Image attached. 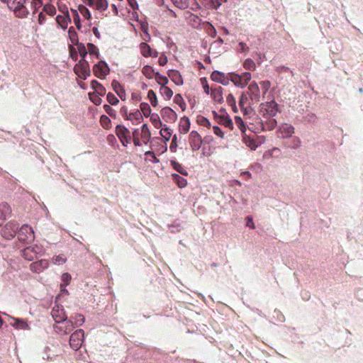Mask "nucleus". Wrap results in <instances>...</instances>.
Instances as JSON below:
<instances>
[{"label": "nucleus", "instance_id": "62", "mask_svg": "<svg viewBox=\"0 0 363 363\" xmlns=\"http://www.w3.org/2000/svg\"><path fill=\"white\" fill-rule=\"evenodd\" d=\"M31 249H33V253L37 257L38 255L41 254L43 249L40 246L35 245L33 246H30Z\"/></svg>", "mask_w": 363, "mask_h": 363}, {"label": "nucleus", "instance_id": "5", "mask_svg": "<svg viewBox=\"0 0 363 363\" xmlns=\"http://www.w3.org/2000/svg\"><path fill=\"white\" fill-rule=\"evenodd\" d=\"M246 93L248 94L252 104H257L260 101L261 92L257 82H252L250 83Z\"/></svg>", "mask_w": 363, "mask_h": 363}, {"label": "nucleus", "instance_id": "30", "mask_svg": "<svg viewBox=\"0 0 363 363\" xmlns=\"http://www.w3.org/2000/svg\"><path fill=\"white\" fill-rule=\"evenodd\" d=\"M150 117V121L155 128L159 129L162 127V123L157 113H152Z\"/></svg>", "mask_w": 363, "mask_h": 363}, {"label": "nucleus", "instance_id": "10", "mask_svg": "<svg viewBox=\"0 0 363 363\" xmlns=\"http://www.w3.org/2000/svg\"><path fill=\"white\" fill-rule=\"evenodd\" d=\"M93 71L96 77L103 79L109 73V67L104 61H100L97 65H95Z\"/></svg>", "mask_w": 363, "mask_h": 363}, {"label": "nucleus", "instance_id": "50", "mask_svg": "<svg viewBox=\"0 0 363 363\" xmlns=\"http://www.w3.org/2000/svg\"><path fill=\"white\" fill-rule=\"evenodd\" d=\"M107 101L111 105L116 106L118 104L119 101L118 98L112 93H108L106 96Z\"/></svg>", "mask_w": 363, "mask_h": 363}, {"label": "nucleus", "instance_id": "46", "mask_svg": "<svg viewBox=\"0 0 363 363\" xmlns=\"http://www.w3.org/2000/svg\"><path fill=\"white\" fill-rule=\"evenodd\" d=\"M226 101L228 104L229 106H232L233 111L235 112L237 111V107H236V101L235 97L232 94H229L226 97Z\"/></svg>", "mask_w": 363, "mask_h": 363}, {"label": "nucleus", "instance_id": "48", "mask_svg": "<svg viewBox=\"0 0 363 363\" xmlns=\"http://www.w3.org/2000/svg\"><path fill=\"white\" fill-rule=\"evenodd\" d=\"M71 279V275L69 273L66 272L62 274L61 277V280L63 282V284H62L60 286L62 287L68 286L70 283Z\"/></svg>", "mask_w": 363, "mask_h": 363}, {"label": "nucleus", "instance_id": "40", "mask_svg": "<svg viewBox=\"0 0 363 363\" xmlns=\"http://www.w3.org/2000/svg\"><path fill=\"white\" fill-rule=\"evenodd\" d=\"M78 10L82 16L86 19H90L91 16L89 10L84 5H79L78 6Z\"/></svg>", "mask_w": 363, "mask_h": 363}, {"label": "nucleus", "instance_id": "61", "mask_svg": "<svg viewBox=\"0 0 363 363\" xmlns=\"http://www.w3.org/2000/svg\"><path fill=\"white\" fill-rule=\"evenodd\" d=\"M133 143L135 144V146H140V140L138 138V132L137 130H135L133 133Z\"/></svg>", "mask_w": 363, "mask_h": 363}, {"label": "nucleus", "instance_id": "25", "mask_svg": "<svg viewBox=\"0 0 363 363\" xmlns=\"http://www.w3.org/2000/svg\"><path fill=\"white\" fill-rule=\"evenodd\" d=\"M190 128V121L188 117L184 116L181 118L179 123V131L182 134H186Z\"/></svg>", "mask_w": 363, "mask_h": 363}, {"label": "nucleus", "instance_id": "57", "mask_svg": "<svg viewBox=\"0 0 363 363\" xmlns=\"http://www.w3.org/2000/svg\"><path fill=\"white\" fill-rule=\"evenodd\" d=\"M177 147V136L174 135L172 139V142L169 146V150L172 152H175Z\"/></svg>", "mask_w": 363, "mask_h": 363}, {"label": "nucleus", "instance_id": "64", "mask_svg": "<svg viewBox=\"0 0 363 363\" xmlns=\"http://www.w3.org/2000/svg\"><path fill=\"white\" fill-rule=\"evenodd\" d=\"M199 123L203 125V126H205V127H208L211 125V123H210V121L204 118V117H201L199 120Z\"/></svg>", "mask_w": 363, "mask_h": 363}, {"label": "nucleus", "instance_id": "63", "mask_svg": "<svg viewBox=\"0 0 363 363\" xmlns=\"http://www.w3.org/2000/svg\"><path fill=\"white\" fill-rule=\"evenodd\" d=\"M69 35L72 43L75 41L77 38V33L74 31L73 28L69 29Z\"/></svg>", "mask_w": 363, "mask_h": 363}, {"label": "nucleus", "instance_id": "18", "mask_svg": "<svg viewBox=\"0 0 363 363\" xmlns=\"http://www.w3.org/2000/svg\"><path fill=\"white\" fill-rule=\"evenodd\" d=\"M282 138H289L294 133V128L288 123H283L279 128Z\"/></svg>", "mask_w": 363, "mask_h": 363}, {"label": "nucleus", "instance_id": "17", "mask_svg": "<svg viewBox=\"0 0 363 363\" xmlns=\"http://www.w3.org/2000/svg\"><path fill=\"white\" fill-rule=\"evenodd\" d=\"M48 267L49 261L48 259H41L30 264V269L33 272L40 273Z\"/></svg>", "mask_w": 363, "mask_h": 363}, {"label": "nucleus", "instance_id": "35", "mask_svg": "<svg viewBox=\"0 0 363 363\" xmlns=\"http://www.w3.org/2000/svg\"><path fill=\"white\" fill-rule=\"evenodd\" d=\"M175 6L180 9H185L189 5V0H172Z\"/></svg>", "mask_w": 363, "mask_h": 363}, {"label": "nucleus", "instance_id": "8", "mask_svg": "<svg viewBox=\"0 0 363 363\" xmlns=\"http://www.w3.org/2000/svg\"><path fill=\"white\" fill-rule=\"evenodd\" d=\"M262 111H263L264 115L266 114L269 117L275 116L279 111V106L274 101L267 102L264 104H262Z\"/></svg>", "mask_w": 363, "mask_h": 363}, {"label": "nucleus", "instance_id": "23", "mask_svg": "<svg viewBox=\"0 0 363 363\" xmlns=\"http://www.w3.org/2000/svg\"><path fill=\"white\" fill-rule=\"evenodd\" d=\"M211 95L215 101L220 103V104L223 101V89L221 86H218L217 88L212 89L211 91Z\"/></svg>", "mask_w": 363, "mask_h": 363}, {"label": "nucleus", "instance_id": "28", "mask_svg": "<svg viewBox=\"0 0 363 363\" xmlns=\"http://www.w3.org/2000/svg\"><path fill=\"white\" fill-rule=\"evenodd\" d=\"M0 211L2 213V216L4 219H6L9 216H10L11 210L9 205L7 203H2L0 204Z\"/></svg>", "mask_w": 363, "mask_h": 363}, {"label": "nucleus", "instance_id": "51", "mask_svg": "<svg viewBox=\"0 0 363 363\" xmlns=\"http://www.w3.org/2000/svg\"><path fill=\"white\" fill-rule=\"evenodd\" d=\"M301 145V141L299 138L294 137L291 139V144L289 145V147L291 149H298L300 147Z\"/></svg>", "mask_w": 363, "mask_h": 363}, {"label": "nucleus", "instance_id": "37", "mask_svg": "<svg viewBox=\"0 0 363 363\" xmlns=\"http://www.w3.org/2000/svg\"><path fill=\"white\" fill-rule=\"evenodd\" d=\"M140 108L145 117H148L152 115L150 106L147 103H141L140 105Z\"/></svg>", "mask_w": 363, "mask_h": 363}, {"label": "nucleus", "instance_id": "58", "mask_svg": "<svg viewBox=\"0 0 363 363\" xmlns=\"http://www.w3.org/2000/svg\"><path fill=\"white\" fill-rule=\"evenodd\" d=\"M277 121L274 118H270L269 121L266 123L265 127L268 130H273L277 125Z\"/></svg>", "mask_w": 363, "mask_h": 363}, {"label": "nucleus", "instance_id": "16", "mask_svg": "<svg viewBox=\"0 0 363 363\" xmlns=\"http://www.w3.org/2000/svg\"><path fill=\"white\" fill-rule=\"evenodd\" d=\"M211 79L216 82H218L224 86L229 84L230 78L224 73L215 70L211 74Z\"/></svg>", "mask_w": 363, "mask_h": 363}, {"label": "nucleus", "instance_id": "49", "mask_svg": "<svg viewBox=\"0 0 363 363\" xmlns=\"http://www.w3.org/2000/svg\"><path fill=\"white\" fill-rule=\"evenodd\" d=\"M147 97L150 101V103L152 106H156L157 105V96L155 93L152 90L148 91Z\"/></svg>", "mask_w": 363, "mask_h": 363}, {"label": "nucleus", "instance_id": "43", "mask_svg": "<svg viewBox=\"0 0 363 363\" xmlns=\"http://www.w3.org/2000/svg\"><path fill=\"white\" fill-rule=\"evenodd\" d=\"M155 79L161 86H165L169 82L167 77L160 74L159 72H155Z\"/></svg>", "mask_w": 363, "mask_h": 363}, {"label": "nucleus", "instance_id": "27", "mask_svg": "<svg viewBox=\"0 0 363 363\" xmlns=\"http://www.w3.org/2000/svg\"><path fill=\"white\" fill-rule=\"evenodd\" d=\"M22 256L28 261H32L37 257L30 246L22 250Z\"/></svg>", "mask_w": 363, "mask_h": 363}, {"label": "nucleus", "instance_id": "42", "mask_svg": "<svg viewBox=\"0 0 363 363\" xmlns=\"http://www.w3.org/2000/svg\"><path fill=\"white\" fill-rule=\"evenodd\" d=\"M67 262V258L63 255H55L52 257V263L57 265H61Z\"/></svg>", "mask_w": 363, "mask_h": 363}, {"label": "nucleus", "instance_id": "11", "mask_svg": "<svg viewBox=\"0 0 363 363\" xmlns=\"http://www.w3.org/2000/svg\"><path fill=\"white\" fill-rule=\"evenodd\" d=\"M189 141L193 151L200 149L202 144L201 135L195 130H192L189 135Z\"/></svg>", "mask_w": 363, "mask_h": 363}, {"label": "nucleus", "instance_id": "53", "mask_svg": "<svg viewBox=\"0 0 363 363\" xmlns=\"http://www.w3.org/2000/svg\"><path fill=\"white\" fill-rule=\"evenodd\" d=\"M30 3L31 8L33 9V13L40 8L42 5L41 0H29L27 4Z\"/></svg>", "mask_w": 363, "mask_h": 363}, {"label": "nucleus", "instance_id": "4", "mask_svg": "<svg viewBox=\"0 0 363 363\" xmlns=\"http://www.w3.org/2000/svg\"><path fill=\"white\" fill-rule=\"evenodd\" d=\"M84 333L82 329L77 330L70 336L69 345L74 350H79L84 341Z\"/></svg>", "mask_w": 363, "mask_h": 363}, {"label": "nucleus", "instance_id": "7", "mask_svg": "<svg viewBox=\"0 0 363 363\" xmlns=\"http://www.w3.org/2000/svg\"><path fill=\"white\" fill-rule=\"evenodd\" d=\"M116 134L122 145L125 147L129 143L130 131L123 125H118L116 127Z\"/></svg>", "mask_w": 363, "mask_h": 363}, {"label": "nucleus", "instance_id": "9", "mask_svg": "<svg viewBox=\"0 0 363 363\" xmlns=\"http://www.w3.org/2000/svg\"><path fill=\"white\" fill-rule=\"evenodd\" d=\"M250 101V98L246 92H243L239 101V106L245 115L249 114L252 111L251 106L254 105Z\"/></svg>", "mask_w": 363, "mask_h": 363}, {"label": "nucleus", "instance_id": "41", "mask_svg": "<svg viewBox=\"0 0 363 363\" xmlns=\"http://www.w3.org/2000/svg\"><path fill=\"white\" fill-rule=\"evenodd\" d=\"M92 86L100 95H104L106 93V89L102 84L99 83L96 80L92 81Z\"/></svg>", "mask_w": 363, "mask_h": 363}, {"label": "nucleus", "instance_id": "22", "mask_svg": "<svg viewBox=\"0 0 363 363\" xmlns=\"http://www.w3.org/2000/svg\"><path fill=\"white\" fill-rule=\"evenodd\" d=\"M111 86L113 91L117 94L121 99L123 101L125 100V91L121 84L116 80H113Z\"/></svg>", "mask_w": 363, "mask_h": 363}, {"label": "nucleus", "instance_id": "56", "mask_svg": "<svg viewBox=\"0 0 363 363\" xmlns=\"http://www.w3.org/2000/svg\"><path fill=\"white\" fill-rule=\"evenodd\" d=\"M78 50L82 59H84L87 54V48L83 44L78 45Z\"/></svg>", "mask_w": 363, "mask_h": 363}, {"label": "nucleus", "instance_id": "20", "mask_svg": "<svg viewBox=\"0 0 363 363\" xmlns=\"http://www.w3.org/2000/svg\"><path fill=\"white\" fill-rule=\"evenodd\" d=\"M140 53L145 57H148L152 56L153 57H157V52L152 51L149 45L143 42L140 44Z\"/></svg>", "mask_w": 363, "mask_h": 363}, {"label": "nucleus", "instance_id": "6", "mask_svg": "<svg viewBox=\"0 0 363 363\" xmlns=\"http://www.w3.org/2000/svg\"><path fill=\"white\" fill-rule=\"evenodd\" d=\"M18 225L13 222L8 223L2 229L1 235L6 240H11L17 234Z\"/></svg>", "mask_w": 363, "mask_h": 363}, {"label": "nucleus", "instance_id": "39", "mask_svg": "<svg viewBox=\"0 0 363 363\" xmlns=\"http://www.w3.org/2000/svg\"><path fill=\"white\" fill-rule=\"evenodd\" d=\"M43 12L46 13L50 16H53L56 13V9L54 6L47 4L43 6Z\"/></svg>", "mask_w": 363, "mask_h": 363}, {"label": "nucleus", "instance_id": "31", "mask_svg": "<svg viewBox=\"0 0 363 363\" xmlns=\"http://www.w3.org/2000/svg\"><path fill=\"white\" fill-rule=\"evenodd\" d=\"M143 74L149 79H152L155 75L154 69L150 65H145L142 69Z\"/></svg>", "mask_w": 363, "mask_h": 363}, {"label": "nucleus", "instance_id": "44", "mask_svg": "<svg viewBox=\"0 0 363 363\" xmlns=\"http://www.w3.org/2000/svg\"><path fill=\"white\" fill-rule=\"evenodd\" d=\"M160 91L167 99H170L173 95L172 90L166 86H161Z\"/></svg>", "mask_w": 363, "mask_h": 363}, {"label": "nucleus", "instance_id": "14", "mask_svg": "<svg viewBox=\"0 0 363 363\" xmlns=\"http://www.w3.org/2000/svg\"><path fill=\"white\" fill-rule=\"evenodd\" d=\"M242 142L252 150H255L261 142H257L256 135L253 133L247 135L246 133L242 134Z\"/></svg>", "mask_w": 363, "mask_h": 363}, {"label": "nucleus", "instance_id": "1", "mask_svg": "<svg viewBox=\"0 0 363 363\" xmlns=\"http://www.w3.org/2000/svg\"><path fill=\"white\" fill-rule=\"evenodd\" d=\"M6 3L8 7L13 11L18 18H26L29 13L28 9L25 6L29 0H1Z\"/></svg>", "mask_w": 363, "mask_h": 363}, {"label": "nucleus", "instance_id": "38", "mask_svg": "<svg viewBox=\"0 0 363 363\" xmlns=\"http://www.w3.org/2000/svg\"><path fill=\"white\" fill-rule=\"evenodd\" d=\"M143 116L140 111L136 110L135 111L130 113L128 116H127L128 120H135L137 123H140L142 120Z\"/></svg>", "mask_w": 363, "mask_h": 363}, {"label": "nucleus", "instance_id": "32", "mask_svg": "<svg viewBox=\"0 0 363 363\" xmlns=\"http://www.w3.org/2000/svg\"><path fill=\"white\" fill-rule=\"evenodd\" d=\"M172 177L174 181L177 184L179 188H183L186 186L187 182L184 178L180 177L177 174H173Z\"/></svg>", "mask_w": 363, "mask_h": 363}, {"label": "nucleus", "instance_id": "52", "mask_svg": "<svg viewBox=\"0 0 363 363\" xmlns=\"http://www.w3.org/2000/svg\"><path fill=\"white\" fill-rule=\"evenodd\" d=\"M73 318L74 319V326L77 327L82 325L85 321V318L82 314H77Z\"/></svg>", "mask_w": 363, "mask_h": 363}, {"label": "nucleus", "instance_id": "12", "mask_svg": "<svg viewBox=\"0 0 363 363\" xmlns=\"http://www.w3.org/2000/svg\"><path fill=\"white\" fill-rule=\"evenodd\" d=\"M51 315L55 321L56 325L65 322L67 320V315L62 306H56L53 307Z\"/></svg>", "mask_w": 363, "mask_h": 363}, {"label": "nucleus", "instance_id": "54", "mask_svg": "<svg viewBox=\"0 0 363 363\" xmlns=\"http://www.w3.org/2000/svg\"><path fill=\"white\" fill-rule=\"evenodd\" d=\"M235 123L238 125V127L239 128V129L241 130L242 133V134L245 133L246 128H245V125L244 124V122L242 120V118L240 117H236L235 118Z\"/></svg>", "mask_w": 363, "mask_h": 363}, {"label": "nucleus", "instance_id": "60", "mask_svg": "<svg viewBox=\"0 0 363 363\" xmlns=\"http://www.w3.org/2000/svg\"><path fill=\"white\" fill-rule=\"evenodd\" d=\"M213 133L215 135H216L217 136L223 138L224 137V133L221 130V129L217 126V125H214L213 127Z\"/></svg>", "mask_w": 363, "mask_h": 363}, {"label": "nucleus", "instance_id": "33", "mask_svg": "<svg viewBox=\"0 0 363 363\" xmlns=\"http://www.w3.org/2000/svg\"><path fill=\"white\" fill-rule=\"evenodd\" d=\"M171 165L177 172H179L181 174L187 175V171L179 162L174 160H172Z\"/></svg>", "mask_w": 363, "mask_h": 363}, {"label": "nucleus", "instance_id": "45", "mask_svg": "<svg viewBox=\"0 0 363 363\" xmlns=\"http://www.w3.org/2000/svg\"><path fill=\"white\" fill-rule=\"evenodd\" d=\"M72 15H73V21L74 25L78 29L81 28V23H80V17L79 15V13L75 9L71 10Z\"/></svg>", "mask_w": 363, "mask_h": 363}, {"label": "nucleus", "instance_id": "15", "mask_svg": "<svg viewBox=\"0 0 363 363\" xmlns=\"http://www.w3.org/2000/svg\"><path fill=\"white\" fill-rule=\"evenodd\" d=\"M8 318L13 320L12 323H10V325L17 330H29L30 329V325L27 323V321L24 319L14 318L9 315L6 313H4Z\"/></svg>", "mask_w": 363, "mask_h": 363}, {"label": "nucleus", "instance_id": "26", "mask_svg": "<svg viewBox=\"0 0 363 363\" xmlns=\"http://www.w3.org/2000/svg\"><path fill=\"white\" fill-rule=\"evenodd\" d=\"M172 133V130L166 125L160 131V134L162 137L164 143H167L169 140Z\"/></svg>", "mask_w": 363, "mask_h": 363}, {"label": "nucleus", "instance_id": "55", "mask_svg": "<svg viewBox=\"0 0 363 363\" xmlns=\"http://www.w3.org/2000/svg\"><path fill=\"white\" fill-rule=\"evenodd\" d=\"M260 85L263 94H265L271 86V82L269 81H262Z\"/></svg>", "mask_w": 363, "mask_h": 363}, {"label": "nucleus", "instance_id": "34", "mask_svg": "<svg viewBox=\"0 0 363 363\" xmlns=\"http://www.w3.org/2000/svg\"><path fill=\"white\" fill-rule=\"evenodd\" d=\"M141 130L143 133L142 137L144 139V142L145 143H147L149 141L151 135L147 125L143 124L141 127Z\"/></svg>", "mask_w": 363, "mask_h": 363}, {"label": "nucleus", "instance_id": "24", "mask_svg": "<svg viewBox=\"0 0 363 363\" xmlns=\"http://www.w3.org/2000/svg\"><path fill=\"white\" fill-rule=\"evenodd\" d=\"M169 77L172 81L177 86L183 84V79L180 73L177 70H172L169 73Z\"/></svg>", "mask_w": 363, "mask_h": 363}, {"label": "nucleus", "instance_id": "19", "mask_svg": "<svg viewBox=\"0 0 363 363\" xmlns=\"http://www.w3.org/2000/svg\"><path fill=\"white\" fill-rule=\"evenodd\" d=\"M161 116L167 122H173L177 119L176 113L169 107H164L161 110Z\"/></svg>", "mask_w": 363, "mask_h": 363}, {"label": "nucleus", "instance_id": "29", "mask_svg": "<svg viewBox=\"0 0 363 363\" xmlns=\"http://www.w3.org/2000/svg\"><path fill=\"white\" fill-rule=\"evenodd\" d=\"M95 9L100 11L103 12L106 11L108 8V1L106 0H95Z\"/></svg>", "mask_w": 363, "mask_h": 363}, {"label": "nucleus", "instance_id": "36", "mask_svg": "<svg viewBox=\"0 0 363 363\" xmlns=\"http://www.w3.org/2000/svg\"><path fill=\"white\" fill-rule=\"evenodd\" d=\"M243 67L245 69L250 71H254L256 69L257 67L255 62L250 58H247L245 60L243 63Z\"/></svg>", "mask_w": 363, "mask_h": 363}, {"label": "nucleus", "instance_id": "3", "mask_svg": "<svg viewBox=\"0 0 363 363\" xmlns=\"http://www.w3.org/2000/svg\"><path fill=\"white\" fill-rule=\"evenodd\" d=\"M74 73L82 79H86L90 75L89 65L84 59H81L74 67Z\"/></svg>", "mask_w": 363, "mask_h": 363}, {"label": "nucleus", "instance_id": "2", "mask_svg": "<svg viewBox=\"0 0 363 363\" xmlns=\"http://www.w3.org/2000/svg\"><path fill=\"white\" fill-rule=\"evenodd\" d=\"M17 235L18 240L23 243L31 242L35 238L34 231L28 225H23L18 228Z\"/></svg>", "mask_w": 363, "mask_h": 363}, {"label": "nucleus", "instance_id": "47", "mask_svg": "<svg viewBox=\"0 0 363 363\" xmlns=\"http://www.w3.org/2000/svg\"><path fill=\"white\" fill-rule=\"evenodd\" d=\"M87 51L89 52L90 55H96L97 58L99 57V50L96 48V46H95L94 44H92V43L87 44Z\"/></svg>", "mask_w": 363, "mask_h": 363}, {"label": "nucleus", "instance_id": "59", "mask_svg": "<svg viewBox=\"0 0 363 363\" xmlns=\"http://www.w3.org/2000/svg\"><path fill=\"white\" fill-rule=\"evenodd\" d=\"M240 76L242 77L243 81L245 82V83H246V84L247 85L248 84V82L250 81L251 78H252V75L250 72H242Z\"/></svg>", "mask_w": 363, "mask_h": 363}, {"label": "nucleus", "instance_id": "21", "mask_svg": "<svg viewBox=\"0 0 363 363\" xmlns=\"http://www.w3.org/2000/svg\"><path fill=\"white\" fill-rule=\"evenodd\" d=\"M230 81H231L235 86L243 89L247 86L240 74L230 73Z\"/></svg>", "mask_w": 363, "mask_h": 363}, {"label": "nucleus", "instance_id": "13", "mask_svg": "<svg viewBox=\"0 0 363 363\" xmlns=\"http://www.w3.org/2000/svg\"><path fill=\"white\" fill-rule=\"evenodd\" d=\"M62 325L58 324L54 325L55 331L59 334H68L71 333L74 328V323L72 320H66L65 322H62Z\"/></svg>", "mask_w": 363, "mask_h": 363}]
</instances>
